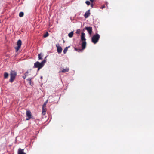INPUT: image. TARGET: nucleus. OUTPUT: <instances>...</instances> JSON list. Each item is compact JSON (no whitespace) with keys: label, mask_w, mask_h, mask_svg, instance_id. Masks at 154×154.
I'll use <instances>...</instances> for the list:
<instances>
[{"label":"nucleus","mask_w":154,"mask_h":154,"mask_svg":"<svg viewBox=\"0 0 154 154\" xmlns=\"http://www.w3.org/2000/svg\"><path fill=\"white\" fill-rule=\"evenodd\" d=\"M10 79L9 80V82L12 83L17 76V72L15 70H11L10 72Z\"/></svg>","instance_id":"obj_1"},{"label":"nucleus","mask_w":154,"mask_h":154,"mask_svg":"<svg viewBox=\"0 0 154 154\" xmlns=\"http://www.w3.org/2000/svg\"><path fill=\"white\" fill-rule=\"evenodd\" d=\"M100 38V35L98 34H97L92 37L91 38L92 42L94 44H96L98 42Z\"/></svg>","instance_id":"obj_2"},{"label":"nucleus","mask_w":154,"mask_h":154,"mask_svg":"<svg viewBox=\"0 0 154 154\" xmlns=\"http://www.w3.org/2000/svg\"><path fill=\"white\" fill-rule=\"evenodd\" d=\"M43 66V64L41 63L38 61L36 62L34 65V67L35 68H38V70H39Z\"/></svg>","instance_id":"obj_3"},{"label":"nucleus","mask_w":154,"mask_h":154,"mask_svg":"<svg viewBox=\"0 0 154 154\" xmlns=\"http://www.w3.org/2000/svg\"><path fill=\"white\" fill-rule=\"evenodd\" d=\"M26 115L28 117L26 119V120H29L31 118H32V116L31 115V112L30 111L28 110L26 111Z\"/></svg>","instance_id":"obj_4"},{"label":"nucleus","mask_w":154,"mask_h":154,"mask_svg":"<svg viewBox=\"0 0 154 154\" xmlns=\"http://www.w3.org/2000/svg\"><path fill=\"white\" fill-rule=\"evenodd\" d=\"M85 29L88 31L89 34L91 35L92 32V29L91 27H86Z\"/></svg>","instance_id":"obj_5"},{"label":"nucleus","mask_w":154,"mask_h":154,"mask_svg":"<svg viewBox=\"0 0 154 154\" xmlns=\"http://www.w3.org/2000/svg\"><path fill=\"white\" fill-rule=\"evenodd\" d=\"M56 46L57 48V51L59 53H60L62 51V48L59 45V44H57L56 45Z\"/></svg>","instance_id":"obj_6"},{"label":"nucleus","mask_w":154,"mask_h":154,"mask_svg":"<svg viewBox=\"0 0 154 154\" xmlns=\"http://www.w3.org/2000/svg\"><path fill=\"white\" fill-rule=\"evenodd\" d=\"M85 34L84 32H82L81 33V40L82 41H85L86 39L85 38Z\"/></svg>","instance_id":"obj_7"},{"label":"nucleus","mask_w":154,"mask_h":154,"mask_svg":"<svg viewBox=\"0 0 154 154\" xmlns=\"http://www.w3.org/2000/svg\"><path fill=\"white\" fill-rule=\"evenodd\" d=\"M86 41H82V50L85 49L86 47Z\"/></svg>","instance_id":"obj_8"},{"label":"nucleus","mask_w":154,"mask_h":154,"mask_svg":"<svg viewBox=\"0 0 154 154\" xmlns=\"http://www.w3.org/2000/svg\"><path fill=\"white\" fill-rule=\"evenodd\" d=\"M90 14V10H88L85 12L84 15V17L85 18H87L88 17Z\"/></svg>","instance_id":"obj_9"},{"label":"nucleus","mask_w":154,"mask_h":154,"mask_svg":"<svg viewBox=\"0 0 154 154\" xmlns=\"http://www.w3.org/2000/svg\"><path fill=\"white\" fill-rule=\"evenodd\" d=\"M69 68L66 67L65 69H63L60 72L63 73L67 72L69 71Z\"/></svg>","instance_id":"obj_10"},{"label":"nucleus","mask_w":154,"mask_h":154,"mask_svg":"<svg viewBox=\"0 0 154 154\" xmlns=\"http://www.w3.org/2000/svg\"><path fill=\"white\" fill-rule=\"evenodd\" d=\"M18 154H26L24 152V149H21L20 148L18 149Z\"/></svg>","instance_id":"obj_11"},{"label":"nucleus","mask_w":154,"mask_h":154,"mask_svg":"<svg viewBox=\"0 0 154 154\" xmlns=\"http://www.w3.org/2000/svg\"><path fill=\"white\" fill-rule=\"evenodd\" d=\"M17 44L18 46L21 47L22 44L21 41L20 39L17 42Z\"/></svg>","instance_id":"obj_12"},{"label":"nucleus","mask_w":154,"mask_h":154,"mask_svg":"<svg viewBox=\"0 0 154 154\" xmlns=\"http://www.w3.org/2000/svg\"><path fill=\"white\" fill-rule=\"evenodd\" d=\"M42 114L43 115H45L46 114V108H42Z\"/></svg>","instance_id":"obj_13"},{"label":"nucleus","mask_w":154,"mask_h":154,"mask_svg":"<svg viewBox=\"0 0 154 154\" xmlns=\"http://www.w3.org/2000/svg\"><path fill=\"white\" fill-rule=\"evenodd\" d=\"M32 78H29L27 80L29 82V84L32 86V84H33V82L31 81Z\"/></svg>","instance_id":"obj_14"},{"label":"nucleus","mask_w":154,"mask_h":154,"mask_svg":"<svg viewBox=\"0 0 154 154\" xmlns=\"http://www.w3.org/2000/svg\"><path fill=\"white\" fill-rule=\"evenodd\" d=\"M73 31H72L70 33H69L68 35V36L69 38H72L73 36Z\"/></svg>","instance_id":"obj_15"},{"label":"nucleus","mask_w":154,"mask_h":154,"mask_svg":"<svg viewBox=\"0 0 154 154\" xmlns=\"http://www.w3.org/2000/svg\"><path fill=\"white\" fill-rule=\"evenodd\" d=\"M48 100H47L44 103L42 106V108H46V105L48 103Z\"/></svg>","instance_id":"obj_16"},{"label":"nucleus","mask_w":154,"mask_h":154,"mask_svg":"<svg viewBox=\"0 0 154 154\" xmlns=\"http://www.w3.org/2000/svg\"><path fill=\"white\" fill-rule=\"evenodd\" d=\"M8 76V74L6 72H5L4 73V77L5 78H7Z\"/></svg>","instance_id":"obj_17"},{"label":"nucleus","mask_w":154,"mask_h":154,"mask_svg":"<svg viewBox=\"0 0 154 154\" xmlns=\"http://www.w3.org/2000/svg\"><path fill=\"white\" fill-rule=\"evenodd\" d=\"M69 47V46L68 47H66L64 48V50H63V53L64 54H66V52H67V50H68V48Z\"/></svg>","instance_id":"obj_18"},{"label":"nucleus","mask_w":154,"mask_h":154,"mask_svg":"<svg viewBox=\"0 0 154 154\" xmlns=\"http://www.w3.org/2000/svg\"><path fill=\"white\" fill-rule=\"evenodd\" d=\"M24 15V13L23 12H21L19 14V16L20 17H23Z\"/></svg>","instance_id":"obj_19"},{"label":"nucleus","mask_w":154,"mask_h":154,"mask_svg":"<svg viewBox=\"0 0 154 154\" xmlns=\"http://www.w3.org/2000/svg\"><path fill=\"white\" fill-rule=\"evenodd\" d=\"M20 47L19 46H18L17 47H15V48L16 50V52H17L20 49Z\"/></svg>","instance_id":"obj_20"},{"label":"nucleus","mask_w":154,"mask_h":154,"mask_svg":"<svg viewBox=\"0 0 154 154\" xmlns=\"http://www.w3.org/2000/svg\"><path fill=\"white\" fill-rule=\"evenodd\" d=\"M43 57V55L41 53H40L38 54V58L39 59H42V57Z\"/></svg>","instance_id":"obj_21"},{"label":"nucleus","mask_w":154,"mask_h":154,"mask_svg":"<svg viewBox=\"0 0 154 154\" xmlns=\"http://www.w3.org/2000/svg\"><path fill=\"white\" fill-rule=\"evenodd\" d=\"M75 49L76 51H78V52H80V51H82V50H83L82 49H78V48H75Z\"/></svg>","instance_id":"obj_22"},{"label":"nucleus","mask_w":154,"mask_h":154,"mask_svg":"<svg viewBox=\"0 0 154 154\" xmlns=\"http://www.w3.org/2000/svg\"><path fill=\"white\" fill-rule=\"evenodd\" d=\"M48 33L47 32L44 35V37L46 38L48 36Z\"/></svg>","instance_id":"obj_23"},{"label":"nucleus","mask_w":154,"mask_h":154,"mask_svg":"<svg viewBox=\"0 0 154 154\" xmlns=\"http://www.w3.org/2000/svg\"><path fill=\"white\" fill-rule=\"evenodd\" d=\"M80 29H78L77 30L76 32L77 34H80Z\"/></svg>","instance_id":"obj_24"},{"label":"nucleus","mask_w":154,"mask_h":154,"mask_svg":"<svg viewBox=\"0 0 154 154\" xmlns=\"http://www.w3.org/2000/svg\"><path fill=\"white\" fill-rule=\"evenodd\" d=\"M85 3L86 4H87L88 5H89L90 4V3L89 1H87L85 2Z\"/></svg>","instance_id":"obj_25"},{"label":"nucleus","mask_w":154,"mask_h":154,"mask_svg":"<svg viewBox=\"0 0 154 154\" xmlns=\"http://www.w3.org/2000/svg\"><path fill=\"white\" fill-rule=\"evenodd\" d=\"M46 62V60H43L41 62V63L43 64V66H44V64Z\"/></svg>","instance_id":"obj_26"},{"label":"nucleus","mask_w":154,"mask_h":154,"mask_svg":"<svg viewBox=\"0 0 154 154\" xmlns=\"http://www.w3.org/2000/svg\"><path fill=\"white\" fill-rule=\"evenodd\" d=\"M28 71H27L26 72H25V75L26 76H28Z\"/></svg>","instance_id":"obj_27"},{"label":"nucleus","mask_w":154,"mask_h":154,"mask_svg":"<svg viewBox=\"0 0 154 154\" xmlns=\"http://www.w3.org/2000/svg\"><path fill=\"white\" fill-rule=\"evenodd\" d=\"M105 5H103V6H102V7L100 8H101V9H103V8H105Z\"/></svg>","instance_id":"obj_28"},{"label":"nucleus","mask_w":154,"mask_h":154,"mask_svg":"<svg viewBox=\"0 0 154 154\" xmlns=\"http://www.w3.org/2000/svg\"><path fill=\"white\" fill-rule=\"evenodd\" d=\"M26 77V76L24 75L23 76V78L24 79H25Z\"/></svg>","instance_id":"obj_29"},{"label":"nucleus","mask_w":154,"mask_h":154,"mask_svg":"<svg viewBox=\"0 0 154 154\" xmlns=\"http://www.w3.org/2000/svg\"><path fill=\"white\" fill-rule=\"evenodd\" d=\"M90 0V1L91 2H92L94 1V0Z\"/></svg>","instance_id":"obj_30"},{"label":"nucleus","mask_w":154,"mask_h":154,"mask_svg":"<svg viewBox=\"0 0 154 154\" xmlns=\"http://www.w3.org/2000/svg\"><path fill=\"white\" fill-rule=\"evenodd\" d=\"M93 5L92 4H91V7H93Z\"/></svg>","instance_id":"obj_31"}]
</instances>
